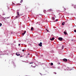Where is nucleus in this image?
<instances>
[{
    "label": "nucleus",
    "mask_w": 76,
    "mask_h": 76,
    "mask_svg": "<svg viewBox=\"0 0 76 76\" xmlns=\"http://www.w3.org/2000/svg\"><path fill=\"white\" fill-rule=\"evenodd\" d=\"M69 70H72V69H69Z\"/></svg>",
    "instance_id": "36"
},
{
    "label": "nucleus",
    "mask_w": 76,
    "mask_h": 76,
    "mask_svg": "<svg viewBox=\"0 0 76 76\" xmlns=\"http://www.w3.org/2000/svg\"><path fill=\"white\" fill-rule=\"evenodd\" d=\"M63 48H64V46H62V49H63Z\"/></svg>",
    "instance_id": "20"
},
{
    "label": "nucleus",
    "mask_w": 76,
    "mask_h": 76,
    "mask_svg": "<svg viewBox=\"0 0 76 76\" xmlns=\"http://www.w3.org/2000/svg\"><path fill=\"white\" fill-rule=\"evenodd\" d=\"M52 19H54V17H52Z\"/></svg>",
    "instance_id": "26"
},
{
    "label": "nucleus",
    "mask_w": 76,
    "mask_h": 76,
    "mask_svg": "<svg viewBox=\"0 0 76 76\" xmlns=\"http://www.w3.org/2000/svg\"><path fill=\"white\" fill-rule=\"evenodd\" d=\"M20 57H22V56H21Z\"/></svg>",
    "instance_id": "39"
},
{
    "label": "nucleus",
    "mask_w": 76,
    "mask_h": 76,
    "mask_svg": "<svg viewBox=\"0 0 76 76\" xmlns=\"http://www.w3.org/2000/svg\"><path fill=\"white\" fill-rule=\"evenodd\" d=\"M59 64H60V63H59Z\"/></svg>",
    "instance_id": "45"
},
{
    "label": "nucleus",
    "mask_w": 76,
    "mask_h": 76,
    "mask_svg": "<svg viewBox=\"0 0 76 76\" xmlns=\"http://www.w3.org/2000/svg\"><path fill=\"white\" fill-rule=\"evenodd\" d=\"M74 31L75 32H76V30H74Z\"/></svg>",
    "instance_id": "21"
},
{
    "label": "nucleus",
    "mask_w": 76,
    "mask_h": 76,
    "mask_svg": "<svg viewBox=\"0 0 76 76\" xmlns=\"http://www.w3.org/2000/svg\"><path fill=\"white\" fill-rule=\"evenodd\" d=\"M16 54L17 56H20V54H18V53H16Z\"/></svg>",
    "instance_id": "8"
},
{
    "label": "nucleus",
    "mask_w": 76,
    "mask_h": 76,
    "mask_svg": "<svg viewBox=\"0 0 76 76\" xmlns=\"http://www.w3.org/2000/svg\"><path fill=\"white\" fill-rule=\"evenodd\" d=\"M40 75H41V73H40Z\"/></svg>",
    "instance_id": "40"
},
{
    "label": "nucleus",
    "mask_w": 76,
    "mask_h": 76,
    "mask_svg": "<svg viewBox=\"0 0 76 76\" xmlns=\"http://www.w3.org/2000/svg\"><path fill=\"white\" fill-rule=\"evenodd\" d=\"M50 65L51 66H53V63H51L50 64Z\"/></svg>",
    "instance_id": "12"
},
{
    "label": "nucleus",
    "mask_w": 76,
    "mask_h": 76,
    "mask_svg": "<svg viewBox=\"0 0 76 76\" xmlns=\"http://www.w3.org/2000/svg\"><path fill=\"white\" fill-rule=\"evenodd\" d=\"M32 63H30L29 64H32Z\"/></svg>",
    "instance_id": "27"
},
{
    "label": "nucleus",
    "mask_w": 76,
    "mask_h": 76,
    "mask_svg": "<svg viewBox=\"0 0 76 76\" xmlns=\"http://www.w3.org/2000/svg\"><path fill=\"white\" fill-rule=\"evenodd\" d=\"M58 39L59 40V41H62V40H63V38L62 37H59Z\"/></svg>",
    "instance_id": "2"
},
{
    "label": "nucleus",
    "mask_w": 76,
    "mask_h": 76,
    "mask_svg": "<svg viewBox=\"0 0 76 76\" xmlns=\"http://www.w3.org/2000/svg\"><path fill=\"white\" fill-rule=\"evenodd\" d=\"M46 12V10H44V13H45Z\"/></svg>",
    "instance_id": "15"
},
{
    "label": "nucleus",
    "mask_w": 76,
    "mask_h": 76,
    "mask_svg": "<svg viewBox=\"0 0 76 76\" xmlns=\"http://www.w3.org/2000/svg\"><path fill=\"white\" fill-rule=\"evenodd\" d=\"M26 58H27L28 57L27 56H26Z\"/></svg>",
    "instance_id": "37"
},
{
    "label": "nucleus",
    "mask_w": 76,
    "mask_h": 76,
    "mask_svg": "<svg viewBox=\"0 0 76 76\" xmlns=\"http://www.w3.org/2000/svg\"><path fill=\"white\" fill-rule=\"evenodd\" d=\"M20 44H18V46H20Z\"/></svg>",
    "instance_id": "25"
},
{
    "label": "nucleus",
    "mask_w": 76,
    "mask_h": 76,
    "mask_svg": "<svg viewBox=\"0 0 76 76\" xmlns=\"http://www.w3.org/2000/svg\"><path fill=\"white\" fill-rule=\"evenodd\" d=\"M1 55V54H0V55Z\"/></svg>",
    "instance_id": "44"
},
{
    "label": "nucleus",
    "mask_w": 76,
    "mask_h": 76,
    "mask_svg": "<svg viewBox=\"0 0 76 76\" xmlns=\"http://www.w3.org/2000/svg\"><path fill=\"white\" fill-rule=\"evenodd\" d=\"M72 41H73V40H72Z\"/></svg>",
    "instance_id": "43"
},
{
    "label": "nucleus",
    "mask_w": 76,
    "mask_h": 76,
    "mask_svg": "<svg viewBox=\"0 0 76 76\" xmlns=\"http://www.w3.org/2000/svg\"><path fill=\"white\" fill-rule=\"evenodd\" d=\"M2 25V24L1 23H0V26H1Z\"/></svg>",
    "instance_id": "17"
},
{
    "label": "nucleus",
    "mask_w": 76,
    "mask_h": 76,
    "mask_svg": "<svg viewBox=\"0 0 76 76\" xmlns=\"http://www.w3.org/2000/svg\"><path fill=\"white\" fill-rule=\"evenodd\" d=\"M3 15H5V14H3Z\"/></svg>",
    "instance_id": "33"
},
{
    "label": "nucleus",
    "mask_w": 76,
    "mask_h": 76,
    "mask_svg": "<svg viewBox=\"0 0 76 76\" xmlns=\"http://www.w3.org/2000/svg\"><path fill=\"white\" fill-rule=\"evenodd\" d=\"M33 27H31V31H33Z\"/></svg>",
    "instance_id": "13"
},
{
    "label": "nucleus",
    "mask_w": 76,
    "mask_h": 76,
    "mask_svg": "<svg viewBox=\"0 0 76 76\" xmlns=\"http://www.w3.org/2000/svg\"><path fill=\"white\" fill-rule=\"evenodd\" d=\"M18 18V16H16V18Z\"/></svg>",
    "instance_id": "31"
},
{
    "label": "nucleus",
    "mask_w": 76,
    "mask_h": 76,
    "mask_svg": "<svg viewBox=\"0 0 76 76\" xmlns=\"http://www.w3.org/2000/svg\"><path fill=\"white\" fill-rule=\"evenodd\" d=\"M64 34H65V35H67V33L65 31H64Z\"/></svg>",
    "instance_id": "11"
},
{
    "label": "nucleus",
    "mask_w": 76,
    "mask_h": 76,
    "mask_svg": "<svg viewBox=\"0 0 76 76\" xmlns=\"http://www.w3.org/2000/svg\"><path fill=\"white\" fill-rule=\"evenodd\" d=\"M54 73H55V75H56V74H57V73H56V72H54Z\"/></svg>",
    "instance_id": "24"
},
{
    "label": "nucleus",
    "mask_w": 76,
    "mask_h": 76,
    "mask_svg": "<svg viewBox=\"0 0 76 76\" xmlns=\"http://www.w3.org/2000/svg\"><path fill=\"white\" fill-rule=\"evenodd\" d=\"M17 14H18V15H19V12H18V11L17 12Z\"/></svg>",
    "instance_id": "19"
},
{
    "label": "nucleus",
    "mask_w": 76,
    "mask_h": 76,
    "mask_svg": "<svg viewBox=\"0 0 76 76\" xmlns=\"http://www.w3.org/2000/svg\"><path fill=\"white\" fill-rule=\"evenodd\" d=\"M26 31H25L23 33H22V35H24L25 34V33H26Z\"/></svg>",
    "instance_id": "5"
},
{
    "label": "nucleus",
    "mask_w": 76,
    "mask_h": 76,
    "mask_svg": "<svg viewBox=\"0 0 76 76\" xmlns=\"http://www.w3.org/2000/svg\"><path fill=\"white\" fill-rule=\"evenodd\" d=\"M27 55H29V53H28Z\"/></svg>",
    "instance_id": "34"
},
{
    "label": "nucleus",
    "mask_w": 76,
    "mask_h": 76,
    "mask_svg": "<svg viewBox=\"0 0 76 76\" xmlns=\"http://www.w3.org/2000/svg\"><path fill=\"white\" fill-rule=\"evenodd\" d=\"M46 30H47V32H49V31L48 30H47V29H46Z\"/></svg>",
    "instance_id": "22"
},
{
    "label": "nucleus",
    "mask_w": 76,
    "mask_h": 76,
    "mask_svg": "<svg viewBox=\"0 0 76 76\" xmlns=\"http://www.w3.org/2000/svg\"><path fill=\"white\" fill-rule=\"evenodd\" d=\"M13 65L14 66H15V67H16V65H15V64L14 63H13Z\"/></svg>",
    "instance_id": "16"
},
{
    "label": "nucleus",
    "mask_w": 76,
    "mask_h": 76,
    "mask_svg": "<svg viewBox=\"0 0 76 76\" xmlns=\"http://www.w3.org/2000/svg\"><path fill=\"white\" fill-rule=\"evenodd\" d=\"M38 45L40 47H42V42H40L39 44H38Z\"/></svg>",
    "instance_id": "3"
},
{
    "label": "nucleus",
    "mask_w": 76,
    "mask_h": 76,
    "mask_svg": "<svg viewBox=\"0 0 76 76\" xmlns=\"http://www.w3.org/2000/svg\"><path fill=\"white\" fill-rule=\"evenodd\" d=\"M74 8H75V9H76V5H75L74 6Z\"/></svg>",
    "instance_id": "14"
},
{
    "label": "nucleus",
    "mask_w": 76,
    "mask_h": 76,
    "mask_svg": "<svg viewBox=\"0 0 76 76\" xmlns=\"http://www.w3.org/2000/svg\"><path fill=\"white\" fill-rule=\"evenodd\" d=\"M40 25V24H39V25Z\"/></svg>",
    "instance_id": "42"
},
{
    "label": "nucleus",
    "mask_w": 76,
    "mask_h": 76,
    "mask_svg": "<svg viewBox=\"0 0 76 76\" xmlns=\"http://www.w3.org/2000/svg\"><path fill=\"white\" fill-rule=\"evenodd\" d=\"M14 43H16V41H14Z\"/></svg>",
    "instance_id": "28"
},
{
    "label": "nucleus",
    "mask_w": 76,
    "mask_h": 76,
    "mask_svg": "<svg viewBox=\"0 0 76 76\" xmlns=\"http://www.w3.org/2000/svg\"><path fill=\"white\" fill-rule=\"evenodd\" d=\"M23 1V0H21L20 2L21 3H22V2Z\"/></svg>",
    "instance_id": "18"
},
{
    "label": "nucleus",
    "mask_w": 76,
    "mask_h": 76,
    "mask_svg": "<svg viewBox=\"0 0 76 76\" xmlns=\"http://www.w3.org/2000/svg\"><path fill=\"white\" fill-rule=\"evenodd\" d=\"M9 53H10V52H9Z\"/></svg>",
    "instance_id": "38"
},
{
    "label": "nucleus",
    "mask_w": 76,
    "mask_h": 76,
    "mask_svg": "<svg viewBox=\"0 0 76 76\" xmlns=\"http://www.w3.org/2000/svg\"><path fill=\"white\" fill-rule=\"evenodd\" d=\"M24 50H25L24 49H23L22 50L23 51H24Z\"/></svg>",
    "instance_id": "29"
},
{
    "label": "nucleus",
    "mask_w": 76,
    "mask_h": 76,
    "mask_svg": "<svg viewBox=\"0 0 76 76\" xmlns=\"http://www.w3.org/2000/svg\"><path fill=\"white\" fill-rule=\"evenodd\" d=\"M50 39L51 41H53V40H54V37H53L51 39L50 38Z\"/></svg>",
    "instance_id": "7"
},
{
    "label": "nucleus",
    "mask_w": 76,
    "mask_h": 76,
    "mask_svg": "<svg viewBox=\"0 0 76 76\" xmlns=\"http://www.w3.org/2000/svg\"><path fill=\"white\" fill-rule=\"evenodd\" d=\"M11 53H12V51H11Z\"/></svg>",
    "instance_id": "35"
},
{
    "label": "nucleus",
    "mask_w": 76,
    "mask_h": 76,
    "mask_svg": "<svg viewBox=\"0 0 76 76\" xmlns=\"http://www.w3.org/2000/svg\"><path fill=\"white\" fill-rule=\"evenodd\" d=\"M9 52V51L8 50H7V51H4L3 52H1V55H4V54H7V55L8 54V53Z\"/></svg>",
    "instance_id": "1"
},
{
    "label": "nucleus",
    "mask_w": 76,
    "mask_h": 76,
    "mask_svg": "<svg viewBox=\"0 0 76 76\" xmlns=\"http://www.w3.org/2000/svg\"><path fill=\"white\" fill-rule=\"evenodd\" d=\"M63 61L65 62L67 61V59L66 58H64L63 59Z\"/></svg>",
    "instance_id": "4"
},
{
    "label": "nucleus",
    "mask_w": 76,
    "mask_h": 76,
    "mask_svg": "<svg viewBox=\"0 0 76 76\" xmlns=\"http://www.w3.org/2000/svg\"><path fill=\"white\" fill-rule=\"evenodd\" d=\"M8 18H7L8 19Z\"/></svg>",
    "instance_id": "41"
},
{
    "label": "nucleus",
    "mask_w": 76,
    "mask_h": 76,
    "mask_svg": "<svg viewBox=\"0 0 76 76\" xmlns=\"http://www.w3.org/2000/svg\"><path fill=\"white\" fill-rule=\"evenodd\" d=\"M64 23H65L64 22H62V25H63V26L64 25Z\"/></svg>",
    "instance_id": "10"
},
{
    "label": "nucleus",
    "mask_w": 76,
    "mask_h": 76,
    "mask_svg": "<svg viewBox=\"0 0 76 76\" xmlns=\"http://www.w3.org/2000/svg\"><path fill=\"white\" fill-rule=\"evenodd\" d=\"M48 11H49V12H51V11H53V10H52V9H50L48 10Z\"/></svg>",
    "instance_id": "9"
},
{
    "label": "nucleus",
    "mask_w": 76,
    "mask_h": 76,
    "mask_svg": "<svg viewBox=\"0 0 76 76\" xmlns=\"http://www.w3.org/2000/svg\"><path fill=\"white\" fill-rule=\"evenodd\" d=\"M58 21V19H56L55 21H52V22H57Z\"/></svg>",
    "instance_id": "6"
},
{
    "label": "nucleus",
    "mask_w": 76,
    "mask_h": 76,
    "mask_svg": "<svg viewBox=\"0 0 76 76\" xmlns=\"http://www.w3.org/2000/svg\"><path fill=\"white\" fill-rule=\"evenodd\" d=\"M48 22V21H47L46 20V21H45V22Z\"/></svg>",
    "instance_id": "32"
},
{
    "label": "nucleus",
    "mask_w": 76,
    "mask_h": 76,
    "mask_svg": "<svg viewBox=\"0 0 76 76\" xmlns=\"http://www.w3.org/2000/svg\"><path fill=\"white\" fill-rule=\"evenodd\" d=\"M50 52H51V53H53L54 52H53V51H50Z\"/></svg>",
    "instance_id": "23"
},
{
    "label": "nucleus",
    "mask_w": 76,
    "mask_h": 76,
    "mask_svg": "<svg viewBox=\"0 0 76 76\" xmlns=\"http://www.w3.org/2000/svg\"><path fill=\"white\" fill-rule=\"evenodd\" d=\"M38 22H37L36 23V24H38Z\"/></svg>",
    "instance_id": "30"
}]
</instances>
